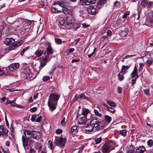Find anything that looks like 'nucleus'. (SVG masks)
I'll return each mask as SVG.
<instances>
[{
	"mask_svg": "<svg viewBox=\"0 0 153 153\" xmlns=\"http://www.w3.org/2000/svg\"><path fill=\"white\" fill-rule=\"evenodd\" d=\"M53 51L51 46L50 45H49L46 51L44 52V56H45L44 59L47 61H49L52 57L50 55L53 54Z\"/></svg>",
	"mask_w": 153,
	"mask_h": 153,
	"instance_id": "f257e3e1",
	"label": "nucleus"
},
{
	"mask_svg": "<svg viewBox=\"0 0 153 153\" xmlns=\"http://www.w3.org/2000/svg\"><path fill=\"white\" fill-rule=\"evenodd\" d=\"M66 141V139L65 138L57 137L55 140L54 143L56 146L62 147L65 145Z\"/></svg>",
	"mask_w": 153,
	"mask_h": 153,
	"instance_id": "f03ea898",
	"label": "nucleus"
},
{
	"mask_svg": "<svg viewBox=\"0 0 153 153\" xmlns=\"http://www.w3.org/2000/svg\"><path fill=\"white\" fill-rule=\"evenodd\" d=\"M111 144V143H109L103 145L101 148V150L103 153H109L113 149Z\"/></svg>",
	"mask_w": 153,
	"mask_h": 153,
	"instance_id": "7ed1b4c3",
	"label": "nucleus"
},
{
	"mask_svg": "<svg viewBox=\"0 0 153 153\" xmlns=\"http://www.w3.org/2000/svg\"><path fill=\"white\" fill-rule=\"evenodd\" d=\"M90 123L96 130H98L100 128V123L96 118H94L90 121Z\"/></svg>",
	"mask_w": 153,
	"mask_h": 153,
	"instance_id": "20e7f679",
	"label": "nucleus"
},
{
	"mask_svg": "<svg viewBox=\"0 0 153 153\" xmlns=\"http://www.w3.org/2000/svg\"><path fill=\"white\" fill-rule=\"evenodd\" d=\"M73 23L71 17L67 16L66 18L65 25L66 27L70 29L73 25Z\"/></svg>",
	"mask_w": 153,
	"mask_h": 153,
	"instance_id": "39448f33",
	"label": "nucleus"
},
{
	"mask_svg": "<svg viewBox=\"0 0 153 153\" xmlns=\"http://www.w3.org/2000/svg\"><path fill=\"white\" fill-rule=\"evenodd\" d=\"M28 71L29 69L28 68L22 69V71L21 74V76L22 77L25 79L29 78V76L30 74L28 72Z\"/></svg>",
	"mask_w": 153,
	"mask_h": 153,
	"instance_id": "423d86ee",
	"label": "nucleus"
},
{
	"mask_svg": "<svg viewBox=\"0 0 153 153\" xmlns=\"http://www.w3.org/2000/svg\"><path fill=\"white\" fill-rule=\"evenodd\" d=\"M153 4L152 1H149L148 2L146 0H143L141 1V5L143 7L147 6L148 8H150Z\"/></svg>",
	"mask_w": 153,
	"mask_h": 153,
	"instance_id": "0eeeda50",
	"label": "nucleus"
},
{
	"mask_svg": "<svg viewBox=\"0 0 153 153\" xmlns=\"http://www.w3.org/2000/svg\"><path fill=\"white\" fill-rule=\"evenodd\" d=\"M59 96L57 94H51L49 96L48 100L51 101H57L59 100Z\"/></svg>",
	"mask_w": 153,
	"mask_h": 153,
	"instance_id": "6e6552de",
	"label": "nucleus"
},
{
	"mask_svg": "<svg viewBox=\"0 0 153 153\" xmlns=\"http://www.w3.org/2000/svg\"><path fill=\"white\" fill-rule=\"evenodd\" d=\"M19 66V64L18 63H13L8 66L10 71L13 72L17 69Z\"/></svg>",
	"mask_w": 153,
	"mask_h": 153,
	"instance_id": "1a4fd4ad",
	"label": "nucleus"
},
{
	"mask_svg": "<svg viewBox=\"0 0 153 153\" xmlns=\"http://www.w3.org/2000/svg\"><path fill=\"white\" fill-rule=\"evenodd\" d=\"M87 10L88 13L91 15L95 14L96 13V9L93 6H90L88 7Z\"/></svg>",
	"mask_w": 153,
	"mask_h": 153,
	"instance_id": "9d476101",
	"label": "nucleus"
},
{
	"mask_svg": "<svg viewBox=\"0 0 153 153\" xmlns=\"http://www.w3.org/2000/svg\"><path fill=\"white\" fill-rule=\"evenodd\" d=\"M41 137V133L39 131H33L32 137L34 138L39 140Z\"/></svg>",
	"mask_w": 153,
	"mask_h": 153,
	"instance_id": "9b49d317",
	"label": "nucleus"
},
{
	"mask_svg": "<svg viewBox=\"0 0 153 153\" xmlns=\"http://www.w3.org/2000/svg\"><path fill=\"white\" fill-rule=\"evenodd\" d=\"M48 105L50 109L52 111L54 110L56 108V104L53 101H48Z\"/></svg>",
	"mask_w": 153,
	"mask_h": 153,
	"instance_id": "f8f14e48",
	"label": "nucleus"
},
{
	"mask_svg": "<svg viewBox=\"0 0 153 153\" xmlns=\"http://www.w3.org/2000/svg\"><path fill=\"white\" fill-rule=\"evenodd\" d=\"M75 98L76 100L78 99H80L82 100H86L89 101L90 98L89 97H86L84 94H81L77 96L75 95Z\"/></svg>",
	"mask_w": 153,
	"mask_h": 153,
	"instance_id": "ddd939ff",
	"label": "nucleus"
},
{
	"mask_svg": "<svg viewBox=\"0 0 153 153\" xmlns=\"http://www.w3.org/2000/svg\"><path fill=\"white\" fill-rule=\"evenodd\" d=\"M123 30H121L119 34L121 37H124L127 35L128 29L127 28L125 27H123Z\"/></svg>",
	"mask_w": 153,
	"mask_h": 153,
	"instance_id": "4468645a",
	"label": "nucleus"
},
{
	"mask_svg": "<svg viewBox=\"0 0 153 153\" xmlns=\"http://www.w3.org/2000/svg\"><path fill=\"white\" fill-rule=\"evenodd\" d=\"M15 42L14 39L12 38H7L4 41V43L5 45H9L12 44Z\"/></svg>",
	"mask_w": 153,
	"mask_h": 153,
	"instance_id": "2eb2a0df",
	"label": "nucleus"
},
{
	"mask_svg": "<svg viewBox=\"0 0 153 153\" xmlns=\"http://www.w3.org/2000/svg\"><path fill=\"white\" fill-rule=\"evenodd\" d=\"M85 129V131L88 132H92L94 129H95L91 126V124L90 123V124H88L84 126Z\"/></svg>",
	"mask_w": 153,
	"mask_h": 153,
	"instance_id": "dca6fc26",
	"label": "nucleus"
},
{
	"mask_svg": "<svg viewBox=\"0 0 153 153\" xmlns=\"http://www.w3.org/2000/svg\"><path fill=\"white\" fill-rule=\"evenodd\" d=\"M0 130L4 133L3 138H5L8 136V130L6 128H4L3 125H0Z\"/></svg>",
	"mask_w": 153,
	"mask_h": 153,
	"instance_id": "f3484780",
	"label": "nucleus"
},
{
	"mask_svg": "<svg viewBox=\"0 0 153 153\" xmlns=\"http://www.w3.org/2000/svg\"><path fill=\"white\" fill-rule=\"evenodd\" d=\"M33 132V131L26 130L24 131V134L27 138H30L31 137H32Z\"/></svg>",
	"mask_w": 153,
	"mask_h": 153,
	"instance_id": "a211bd4d",
	"label": "nucleus"
},
{
	"mask_svg": "<svg viewBox=\"0 0 153 153\" xmlns=\"http://www.w3.org/2000/svg\"><path fill=\"white\" fill-rule=\"evenodd\" d=\"M87 121L86 117H85L79 118L78 120L79 123L81 125L85 124Z\"/></svg>",
	"mask_w": 153,
	"mask_h": 153,
	"instance_id": "6ab92c4d",
	"label": "nucleus"
},
{
	"mask_svg": "<svg viewBox=\"0 0 153 153\" xmlns=\"http://www.w3.org/2000/svg\"><path fill=\"white\" fill-rule=\"evenodd\" d=\"M126 150L128 153H133L134 152L133 146L132 145H129L127 146Z\"/></svg>",
	"mask_w": 153,
	"mask_h": 153,
	"instance_id": "aec40b11",
	"label": "nucleus"
},
{
	"mask_svg": "<svg viewBox=\"0 0 153 153\" xmlns=\"http://www.w3.org/2000/svg\"><path fill=\"white\" fill-rule=\"evenodd\" d=\"M145 150V147L143 146H142L138 147L136 149L135 152L136 153H143Z\"/></svg>",
	"mask_w": 153,
	"mask_h": 153,
	"instance_id": "412c9836",
	"label": "nucleus"
},
{
	"mask_svg": "<svg viewBox=\"0 0 153 153\" xmlns=\"http://www.w3.org/2000/svg\"><path fill=\"white\" fill-rule=\"evenodd\" d=\"M45 58V56H43L42 58L40 59V67L42 68L45 66L47 63V62L49 61H47L44 59Z\"/></svg>",
	"mask_w": 153,
	"mask_h": 153,
	"instance_id": "4be33fe9",
	"label": "nucleus"
},
{
	"mask_svg": "<svg viewBox=\"0 0 153 153\" xmlns=\"http://www.w3.org/2000/svg\"><path fill=\"white\" fill-rule=\"evenodd\" d=\"M131 75L132 78H134L135 76H136L137 78H138L139 77V76L137 75V68L136 66L134 67V69L131 73Z\"/></svg>",
	"mask_w": 153,
	"mask_h": 153,
	"instance_id": "5701e85b",
	"label": "nucleus"
},
{
	"mask_svg": "<svg viewBox=\"0 0 153 153\" xmlns=\"http://www.w3.org/2000/svg\"><path fill=\"white\" fill-rule=\"evenodd\" d=\"M62 10L63 12L66 14H68L69 15H71L72 14V10L71 9L69 10L66 7H64L62 8Z\"/></svg>",
	"mask_w": 153,
	"mask_h": 153,
	"instance_id": "b1692460",
	"label": "nucleus"
},
{
	"mask_svg": "<svg viewBox=\"0 0 153 153\" xmlns=\"http://www.w3.org/2000/svg\"><path fill=\"white\" fill-rule=\"evenodd\" d=\"M102 104L107 108V111H109L112 113H114L116 111L114 108L108 106L106 104L102 103Z\"/></svg>",
	"mask_w": 153,
	"mask_h": 153,
	"instance_id": "393cba45",
	"label": "nucleus"
},
{
	"mask_svg": "<svg viewBox=\"0 0 153 153\" xmlns=\"http://www.w3.org/2000/svg\"><path fill=\"white\" fill-rule=\"evenodd\" d=\"M22 141L24 147L25 148V146H27L28 143V140L24 136H22Z\"/></svg>",
	"mask_w": 153,
	"mask_h": 153,
	"instance_id": "a878e982",
	"label": "nucleus"
},
{
	"mask_svg": "<svg viewBox=\"0 0 153 153\" xmlns=\"http://www.w3.org/2000/svg\"><path fill=\"white\" fill-rule=\"evenodd\" d=\"M130 66H125V65H123L122 67V69L121 71H120V73L121 74L123 73L124 74H125V71L128 69Z\"/></svg>",
	"mask_w": 153,
	"mask_h": 153,
	"instance_id": "bb28decb",
	"label": "nucleus"
},
{
	"mask_svg": "<svg viewBox=\"0 0 153 153\" xmlns=\"http://www.w3.org/2000/svg\"><path fill=\"white\" fill-rule=\"evenodd\" d=\"M73 25L71 27V28H70V29H72L74 30H76L80 26V25L79 24H78L76 22L73 23Z\"/></svg>",
	"mask_w": 153,
	"mask_h": 153,
	"instance_id": "cd10ccee",
	"label": "nucleus"
},
{
	"mask_svg": "<svg viewBox=\"0 0 153 153\" xmlns=\"http://www.w3.org/2000/svg\"><path fill=\"white\" fill-rule=\"evenodd\" d=\"M44 52L43 51L37 50L35 52V55L37 57H39L42 55Z\"/></svg>",
	"mask_w": 153,
	"mask_h": 153,
	"instance_id": "c85d7f7f",
	"label": "nucleus"
},
{
	"mask_svg": "<svg viewBox=\"0 0 153 153\" xmlns=\"http://www.w3.org/2000/svg\"><path fill=\"white\" fill-rule=\"evenodd\" d=\"M89 112V110L87 109L84 108L83 109L82 113V115H83L85 117H86V116Z\"/></svg>",
	"mask_w": 153,
	"mask_h": 153,
	"instance_id": "c756f323",
	"label": "nucleus"
},
{
	"mask_svg": "<svg viewBox=\"0 0 153 153\" xmlns=\"http://www.w3.org/2000/svg\"><path fill=\"white\" fill-rule=\"evenodd\" d=\"M117 133L118 134H121L124 137L126 136V131L124 129L118 131Z\"/></svg>",
	"mask_w": 153,
	"mask_h": 153,
	"instance_id": "7c9ffc66",
	"label": "nucleus"
},
{
	"mask_svg": "<svg viewBox=\"0 0 153 153\" xmlns=\"http://www.w3.org/2000/svg\"><path fill=\"white\" fill-rule=\"evenodd\" d=\"M148 18L149 22L150 23H152L153 22V11L149 13Z\"/></svg>",
	"mask_w": 153,
	"mask_h": 153,
	"instance_id": "2f4dec72",
	"label": "nucleus"
},
{
	"mask_svg": "<svg viewBox=\"0 0 153 153\" xmlns=\"http://www.w3.org/2000/svg\"><path fill=\"white\" fill-rule=\"evenodd\" d=\"M107 103L109 105V106L112 107L114 108L116 106V103L113 101H107Z\"/></svg>",
	"mask_w": 153,
	"mask_h": 153,
	"instance_id": "473e14b6",
	"label": "nucleus"
},
{
	"mask_svg": "<svg viewBox=\"0 0 153 153\" xmlns=\"http://www.w3.org/2000/svg\"><path fill=\"white\" fill-rule=\"evenodd\" d=\"M54 5H56V7L57 9V10L59 11V13L62 11L63 7H62L61 6V5L57 4L56 3H55Z\"/></svg>",
	"mask_w": 153,
	"mask_h": 153,
	"instance_id": "72a5a7b5",
	"label": "nucleus"
},
{
	"mask_svg": "<svg viewBox=\"0 0 153 153\" xmlns=\"http://www.w3.org/2000/svg\"><path fill=\"white\" fill-rule=\"evenodd\" d=\"M74 50L75 49L74 48L68 49L65 50V53L67 55H68L70 53L74 51Z\"/></svg>",
	"mask_w": 153,
	"mask_h": 153,
	"instance_id": "f704fd0d",
	"label": "nucleus"
},
{
	"mask_svg": "<svg viewBox=\"0 0 153 153\" xmlns=\"http://www.w3.org/2000/svg\"><path fill=\"white\" fill-rule=\"evenodd\" d=\"M153 63V58H151V59H148L146 62V64L149 67L152 65Z\"/></svg>",
	"mask_w": 153,
	"mask_h": 153,
	"instance_id": "c9c22d12",
	"label": "nucleus"
},
{
	"mask_svg": "<svg viewBox=\"0 0 153 153\" xmlns=\"http://www.w3.org/2000/svg\"><path fill=\"white\" fill-rule=\"evenodd\" d=\"M120 72L117 74L118 79L120 81H122L124 78V76L122 74H121Z\"/></svg>",
	"mask_w": 153,
	"mask_h": 153,
	"instance_id": "e433bc0d",
	"label": "nucleus"
},
{
	"mask_svg": "<svg viewBox=\"0 0 153 153\" xmlns=\"http://www.w3.org/2000/svg\"><path fill=\"white\" fill-rule=\"evenodd\" d=\"M122 22V21L120 19H118L117 21L114 24V27H116L119 25L121 24Z\"/></svg>",
	"mask_w": 153,
	"mask_h": 153,
	"instance_id": "4c0bfd02",
	"label": "nucleus"
},
{
	"mask_svg": "<svg viewBox=\"0 0 153 153\" xmlns=\"http://www.w3.org/2000/svg\"><path fill=\"white\" fill-rule=\"evenodd\" d=\"M59 24L61 26L64 25L65 27H66V25H65V23L64 20L63 18H61V19H60L59 21Z\"/></svg>",
	"mask_w": 153,
	"mask_h": 153,
	"instance_id": "58836bf2",
	"label": "nucleus"
},
{
	"mask_svg": "<svg viewBox=\"0 0 153 153\" xmlns=\"http://www.w3.org/2000/svg\"><path fill=\"white\" fill-rule=\"evenodd\" d=\"M55 40L56 44L58 45H60L62 43V40L60 38H56Z\"/></svg>",
	"mask_w": 153,
	"mask_h": 153,
	"instance_id": "ea45409f",
	"label": "nucleus"
},
{
	"mask_svg": "<svg viewBox=\"0 0 153 153\" xmlns=\"http://www.w3.org/2000/svg\"><path fill=\"white\" fill-rule=\"evenodd\" d=\"M77 128V126H73L71 129V133H72L74 132H76L77 131V130H76V129Z\"/></svg>",
	"mask_w": 153,
	"mask_h": 153,
	"instance_id": "a19ab883",
	"label": "nucleus"
},
{
	"mask_svg": "<svg viewBox=\"0 0 153 153\" xmlns=\"http://www.w3.org/2000/svg\"><path fill=\"white\" fill-rule=\"evenodd\" d=\"M105 119L107 122L109 123L111 121V118L110 116L107 115L105 116Z\"/></svg>",
	"mask_w": 153,
	"mask_h": 153,
	"instance_id": "79ce46f5",
	"label": "nucleus"
},
{
	"mask_svg": "<svg viewBox=\"0 0 153 153\" xmlns=\"http://www.w3.org/2000/svg\"><path fill=\"white\" fill-rule=\"evenodd\" d=\"M106 1L107 0H99L98 4L100 5H102L106 3Z\"/></svg>",
	"mask_w": 153,
	"mask_h": 153,
	"instance_id": "37998d69",
	"label": "nucleus"
},
{
	"mask_svg": "<svg viewBox=\"0 0 153 153\" xmlns=\"http://www.w3.org/2000/svg\"><path fill=\"white\" fill-rule=\"evenodd\" d=\"M51 11L53 13H59V11L57 10L56 7H52L51 8Z\"/></svg>",
	"mask_w": 153,
	"mask_h": 153,
	"instance_id": "c03bdc74",
	"label": "nucleus"
},
{
	"mask_svg": "<svg viewBox=\"0 0 153 153\" xmlns=\"http://www.w3.org/2000/svg\"><path fill=\"white\" fill-rule=\"evenodd\" d=\"M94 3V1L93 0H87L85 5H88L90 4H93Z\"/></svg>",
	"mask_w": 153,
	"mask_h": 153,
	"instance_id": "a18cd8bd",
	"label": "nucleus"
},
{
	"mask_svg": "<svg viewBox=\"0 0 153 153\" xmlns=\"http://www.w3.org/2000/svg\"><path fill=\"white\" fill-rule=\"evenodd\" d=\"M102 140V138L100 137H99V138H97L96 139H95V144H97L100 143L101 142Z\"/></svg>",
	"mask_w": 153,
	"mask_h": 153,
	"instance_id": "49530a36",
	"label": "nucleus"
},
{
	"mask_svg": "<svg viewBox=\"0 0 153 153\" xmlns=\"http://www.w3.org/2000/svg\"><path fill=\"white\" fill-rule=\"evenodd\" d=\"M147 144L149 146L151 147L153 146V142L152 140H149L147 141Z\"/></svg>",
	"mask_w": 153,
	"mask_h": 153,
	"instance_id": "de8ad7c7",
	"label": "nucleus"
},
{
	"mask_svg": "<svg viewBox=\"0 0 153 153\" xmlns=\"http://www.w3.org/2000/svg\"><path fill=\"white\" fill-rule=\"evenodd\" d=\"M9 30V27H4L2 29V31L5 33H7Z\"/></svg>",
	"mask_w": 153,
	"mask_h": 153,
	"instance_id": "09e8293b",
	"label": "nucleus"
},
{
	"mask_svg": "<svg viewBox=\"0 0 153 153\" xmlns=\"http://www.w3.org/2000/svg\"><path fill=\"white\" fill-rule=\"evenodd\" d=\"M94 112L95 114L97 116L99 117H101L102 116V114L100 113H99L98 111L96 109H94Z\"/></svg>",
	"mask_w": 153,
	"mask_h": 153,
	"instance_id": "8fccbe9b",
	"label": "nucleus"
},
{
	"mask_svg": "<svg viewBox=\"0 0 153 153\" xmlns=\"http://www.w3.org/2000/svg\"><path fill=\"white\" fill-rule=\"evenodd\" d=\"M50 79V77L49 76H44L42 78V80L44 82H45L48 80Z\"/></svg>",
	"mask_w": 153,
	"mask_h": 153,
	"instance_id": "3c124183",
	"label": "nucleus"
},
{
	"mask_svg": "<svg viewBox=\"0 0 153 153\" xmlns=\"http://www.w3.org/2000/svg\"><path fill=\"white\" fill-rule=\"evenodd\" d=\"M23 41L22 40H20L19 41L17 42L16 43V46L18 47L20 46L23 43Z\"/></svg>",
	"mask_w": 153,
	"mask_h": 153,
	"instance_id": "603ef678",
	"label": "nucleus"
},
{
	"mask_svg": "<svg viewBox=\"0 0 153 153\" xmlns=\"http://www.w3.org/2000/svg\"><path fill=\"white\" fill-rule=\"evenodd\" d=\"M144 93L147 95H149V90L148 89H146L143 90Z\"/></svg>",
	"mask_w": 153,
	"mask_h": 153,
	"instance_id": "864d4df0",
	"label": "nucleus"
},
{
	"mask_svg": "<svg viewBox=\"0 0 153 153\" xmlns=\"http://www.w3.org/2000/svg\"><path fill=\"white\" fill-rule=\"evenodd\" d=\"M29 48L28 47H26L21 52V54L22 55H23L24 53H25V52L27 50H28V49H29Z\"/></svg>",
	"mask_w": 153,
	"mask_h": 153,
	"instance_id": "5fc2aeb1",
	"label": "nucleus"
},
{
	"mask_svg": "<svg viewBox=\"0 0 153 153\" xmlns=\"http://www.w3.org/2000/svg\"><path fill=\"white\" fill-rule=\"evenodd\" d=\"M145 56L147 58H149L151 56V53L149 51H146L145 53Z\"/></svg>",
	"mask_w": 153,
	"mask_h": 153,
	"instance_id": "6e6d98bb",
	"label": "nucleus"
},
{
	"mask_svg": "<svg viewBox=\"0 0 153 153\" xmlns=\"http://www.w3.org/2000/svg\"><path fill=\"white\" fill-rule=\"evenodd\" d=\"M37 116V115H33L32 116V117H31V121L33 122H34L35 121H36V118Z\"/></svg>",
	"mask_w": 153,
	"mask_h": 153,
	"instance_id": "4d7b16f0",
	"label": "nucleus"
},
{
	"mask_svg": "<svg viewBox=\"0 0 153 153\" xmlns=\"http://www.w3.org/2000/svg\"><path fill=\"white\" fill-rule=\"evenodd\" d=\"M48 143L49 146L51 148V149H53L54 147L52 142L51 140H50L48 141Z\"/></svg>",
	"mask_w": 153,
	"mask_h": 153,
	"instance_id": "13d9d810",
	"label": "nucleus"
},
{
	"mask_svg": "<svg viewBox=\"0 0 153 153\" xmlns=\"http://www.w3.org/2000/svg\"><path fill=\"white\" fill-rule=\"evenodd\" d=\"M140 68L139 69V71H142L143 68L144 66V64L143 63H140Z\"/></svg>",
	"mask_w": 153,
	"mask_h": 153,
	"instance_id": "bf43d9fd",
	"label": "nucleus"
},
{
	"mask_svg": "<svg viewBox=\"0 0 153 153\" xmlns=\"http://www.w3.org/2000/svg\"><path fill=\"white\" fill-rule=\"evenodd\" d=\"M96 50V48H95L94 49V50L93 52L92 53H91L90 54H89L88 55V57L89 58H91V57H92L93 56Z\"/></svg>",
	"mask_w": 153,
	"mask_h": 153,
	"instance_id": "052dcab7",
	"label": "nucleus"
},
{
	"mask_svg": "<svg viewBox=\"0 0 153 153\" xmlns=\"http://www.w3.org/2000/svg\"><path fill=\"white\" fill-rule=\"evenodd\" d=\"M65 117H64L62 120L61 121L60 123L62 124V126H64L65 125Z\"/></svg>",
	"mask_w": 153,
	"mask_h": 153,
	"instance_id": "680f3d73",
	"label": "nucleus"
},
{
	"mask_svg": "<svg viewBox=\"0 0 153 153\" xmlns=\"http://www.w3.org/2000/svg\"><path fill=\"white\" fill-rule=\"evenodd\" d=\"M11 105L12 106H15L17 108H22L23 107V106L21 105H18L16 103H15L14 104H12Z\"/></svg>",
	"mask_w": 153,
	"mask_h": 153,
	"instance_id": "e2e57ef3",
	"label": "nucleus"
},
{
	"mask_svg": "<svg viewBox=\"0 0 153 153\" xmlns=\"http://www.w3.org/2000/svg\"><path fill=\"white\" fill-rule=\"evenodd\" d=\"M37 110V108L36 107H34L30 109V111L31 112H33L36 111Z\"/></svg>",
	"mask_w": 153,
	"mask_h": 153,
	"instance_id": "0e129e2a",
	"label": "nucleus"
},
{
	"mask_svg": "<svg viewBox=\"0 0 153 153\" xmlns=\"http://www.w3.org/2000/svg\"><path fill=\"white\" fill-rule=\"evenodd\" d=\"M56 132L57 134H60L62 132V130L61 129H57L56 131Z\"/></svg>",
	"mask_w": 153,
	"mask_h": 153,
	"instance_id": "69168bd1",
	"label": "nucleus"
},
{
	"mask_svg": "<svg viewBox=\"0 0 153 153\" xmlns=\"http://www.w3.org/2000/svg\"><path fill=\"white\" fill-rule=\"evenodd\" d=\"M119 4L117 1H115L114 3V7H117L119 6Z\"/></svg>",
	"mask_w": 153,
	"mask_h": 153,
	"instance_id": "338daca9",
	"label": "nucleus"
},
{
	"mask_svg": "<svg viewBox=\"0 0 153 153\" xmlns=\"http://www.w3.org/2000/svg\"><path fill=\"white\" fill-rule=\"evenodd\" d=\"M42 117L40 116L37 118L36 120V121L37 122H39L41 121L42 119Z\"/></svg>",
	"mask_w": 153,
	"mask_h": 153,
	"instance_id": "774afa93",
	"label": "nucleus"
}]
</instances>
